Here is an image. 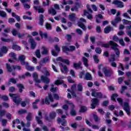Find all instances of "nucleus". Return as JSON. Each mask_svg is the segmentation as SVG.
Returning <instances> with one entry per match:
<instances>
[{"label":"nucleus","mask_w":131,"mask_h":131,"mask_svg":"<svg viewBox=\"0 0 131 131\" xmlns=\"http://www.w3.org/2000/svg\"><path fill=\"white\" fill-rule=\"evenodd\" d=\"M110 45L112 46V50H114L117 58H119V55H120V51H119V49L117 48V47H119L118 45H117V43H115L113 41H110Z\"/></svg>","instance_id":"nucleus-1"},{"label":"nucleus","mask_w":131,"mask_h":131,"mask_svg":"<svg viewBox=\"0 0 131 131\" xmlns=\"http://www.w3.org/2000/svg\"><path fill=\"white\" fill-rule=\"evenodd\" d=\"M9 96L10 97H11V98H12L14 103H15L16 105H19V104L21 103V101H22V99L20 98L19 97V96L16 94H12V93H10Z\"/></svg>","instance_id":"nucleus-2"},{"label":"nucleus","mask_w":131,"mask_h":131,"mask_svg":"<svg viewBox=\"0 0 131 131\" xmlns=\"http://www.w3.org/2000/svg\"><path fill=\"white\" fill-rule=\"evenodd\" d=\"M102 71L106 77H110L113 73V70L112 69H108L106 67L102 69Z\"/></svg>","instance_id":"nucleus-3"},{"label":"nucleus","mask_w":131,"mask_h":131,"mask_svg":"<svg viewBox=\"0 0 131 131\" xmlns=\"http://www.w3.org/2000/svg\"><path fill=\"white\" fill-rule=\"evenodd\" d=\"M119 16H120V11H118L117 13L116 17H115V19L111 21L112 24L113 25V26H115V27H116V24L121 21V18H120Z\"/></svg>","instance_id":"nucleus-4"},{"label":"nucleus","mask_w":131,"mask_h":131,"mask_svg":"<svg viewBox=\"0 0 131 131\" xmlns=\"http://www.w3.org/2000/svg\"><path fill=\"white\" fill-rule=\"evenodd\" d=\"M91 96L92 97H94L95 98H102V95L101 92H97L96 89H92L91 90Z\"/></svg>","instance_id":"nucleus-5"},{"label":"nucleus","mask_w":131,"mask_h":131,"mask_svg":"<svg viewBox=\"0 0 131 131\" xmlns=\"http://www.w3.org/2000/svg\"><path fill=\"white\" fill-rule=\"evenodd\" d=\"M82 22H86V20L82 18H80V21L78 23V26L83 29V30H86V27Z\"/></svg>","instance_id":"nucleus-6"},{"label":"nucleus","mask_w":131,"mask_h":131,"mask_svg":"<svg viewBox=\"0 0 131 131\" xmlns=\"http://www.w3.org/2000/svg\"><path fill=\"white\" fill-rule=\"evenodd\" d=\"M50 101L52 102H54V98H53L51 94H48V96L46 97L45 100V104L50 105Z\"/></svg>","instance_id":"nucleus-7"},{"label":"nucleus","mask_w":131,"mask_h":131,"mask_svg":"<svg viewBox=\"0 0 131 131\" xmlns=\"http://www.w3.org/2000/svg\"><path fill=\"white\" fill-rule=\"evenodd\" d=\"M122 107H123V109L127 113V115H130V112L129 111V105H128V103L124 102L123 104V106H122Z\"/></svg>","instance_id":"nucleus-8"},{"label":"nucleus","mask_w":131,"mask_h":131,"mask_svg":"<svg viewBox=\"0 0 131 131\" xmlns=\"http://www.w3.org/2000/svg\"><path fill=\"white\" fill-rule=\"evenodd\" d=\"M112 4L115 6H117L118 8H123V7H124V5H123V3L119 0H114Z\"/></svg>","instance_id":"nucleus-9"},{"label":"nucleus","mask_w":131,"mask_h":131,"mask_svg":"<svg viewBox=\"0 0 131 131\" xmlns=\"http://www.w3.org/2000/svg\"><path fill=\"white\" fill-rule=\"evenodd\" d=\"M55 49L56 52L54 50H52L51 53L53 56H54V57H57V56H58L59 52H60V47H59V46L58 45H55Z\"/></svg>","instance_id":"nucleus-10"},{"label":"nucleus","mask_w":131,"mask_h":131,"mask_svg":"<svg viewBox=\"0 0 131 131\" xmlns=\"http://www.w3.org/2000/svg\"><path fill=\"white\" fill-rule=\"evenodd\" d=\"M92 103L91 104L92 109H95L96 106L99 105V100L97 98H94L91 100Z\"/></svg>","instance_id":"nucleus-11"},{"label":"nucleus","mask_w":131,"mask_h":131,"mask_svg":"<svg viewBox=\"0 0 131 131\" xmlns=\"http://www.w3.org/2000/svg\"><path fill=\"white\" fill-rule=\"evenodd\" d=\"M57 123L60 124V123L62 125V126H67V121L65 119H61L60 118H57Z\"/></svg>","instance_id":"nucleus-12"},{"label":"nucleus","mask_w":131,"mask_h":131,"mask_svg":"<svg viewBox=\"0 0 131 131\" xmlns=\"http://www.w3.org/2000/svg\"><path fill=\"white\" fill-rule=\"evenodd\" d=\"M38 116L39 117H36V120L38 123V124H42V121L40 120V119H42V115L41 112L39 111L38 112Z\"/></svg>","instance_id":"nucleus-13"},{"label":"nucleus","mask_w":131,"mask_h":131,"mask_svg":"<svg viewBox=\"0 0 131 131\" xmlns=\"http://www.w3.org/2000/svg\"><path fill=\"white\" fill-rule=\"evenodd\" d=\"M9 56L13 59V60L9 59V62H10V63H13V62H15V61L17 60V58H16V54L13 52L9 53Z\"/></svg>","instance_id":"nucleus-14"},{"label":"nucleus","mask_w":131,"mask_h":131,"mask_svg":"<svg viewBox=\"0 0 131 131\" xmlns=\"http://www.w3.org/2000/svg\"><path fill=\"white\" fill-rule=\"evenodd\" d=\"M25 59H26V57H25V56L24 55L19 56L18 60L20 61L21 65L24 66L26 64V62H25Z\"/></svg>","instance_id":"nucleus-15"},{"label":"nucleus","mask_w":131,"mask_h":131,"mask_svg":"<svg viewBox=\"0 0 131 131\" xmlns=\"http://www.w3.org/2000/svg\"><path fill=\"white\" fill-rule=\"evenodd\" d=\"M59 65L60 66V67H62L63 69H63H61V72L62 73H67V71H68V69H67V67H66V66H64V64H63V63L59 62Z\"/></svg>","instance_id":"nucleus-16"},{"label":"nucleus","mask_w":131,"mask_h":131,"mask_svg":"<svg viewBox=\"0 0 131 131\" xmlns=\"http://www.w3.org/2000/svg\"><path fill=\"white\" fill-rule=\"evenodd\" d=\"M75 91H76V84H74L72 86L71 93L73 97H76V94H75Z\"/></svg>","instance_id":"nucleus-17"},{"label":"nucleus","mask_w":131,"mask_h":131,"mask_svg":"<svg viewBox=\"0 0 131 131\" xmlns=\"http://www.w3.org/2000/svg\"><path fill=\"white\" fill-rule=\"evenodd\" d=\"M34 80H35V82L37 83H40L41 81L40 80L38 79V75L36 73H33L32 75Z\"/></svg>","instance_id":"nucleus-18"},{"label":"nucleus","mask_w":131,"mask_h":131,"mask_svg":"<svg viewBox=\"0 0 131 131\" xmlns=\"http://www.w3.org/2000/svg\"><path fill=\"white\" fill-rule=\"evenodd\" d=\"M33 8L36 11L38 10V13H41V14H43L45 12V10L43 9V8H41L40 6H34Z\"/></svg>","instance_id":"nucleus-19"},{"label":"nucleus","mask_w":131,"mask_h":131,"mask_svg":"<svg viewBox=\"0 0 131 131\" xmlns=\"http://www.w3.org/2000/svg\"><path fill=\"white\" fill-rule=\"evenodd\" d=\"M29 42L31 43V49L34 50V49H35V47H36V42H35V41H34V40L32 38L30 39Z\"/></svg>","instance_id":"nucleus-20"},{"label":"nucleus","mask_w":131,"mask_h":131,"mask_svg":"<svg viewBox=\"0 0 131 131\" xmlns=\"http://www.w3.org/2000/svg\"><path fill=\"white\" fill-rule=\"evenodd\" d=\"M41 80H42V81H43V82H44L45 83H49L50 81L49 78L45 76H41Z\"/></svg>","instance_id":"nucleus-21"},{"label":"nucleus","mask_w":131,"mask_h":131,"mask_svg":"<svg viewBox=\"0 0 131 131\" xmlns=\"http://www.w3.org/2000/svg\"><path fill=\"white\" fill-rule=\"evenodd\" d=\"M84 15L86 16V17L89 20H92V19H93V15H92V14L89 13V12H88L86 10H84Z\"/></svg>","instance_id":"nucleus-22"},{"label":"nucleus","mask_w":131,"mask_h":131,"mask_svg":"<svg viewBox=\"0 0 131 131\" xmlns=\"http://www.w3.org/2000/svg\"><path fill=\"white\" fill-rule=\"evenodd\" d=\"M42 51L41 52L42 55H49V49L44 46L41 48Z\"/></svg>","instance_id":"nucleus-23"},{"label":"nucleus","mask_w":131,"mask_h":131,"mask_svg":"<svg viewBox=\"0 0 131 131\" xmlns=\"http://www.w3.org/2000/svg\"><path fill=\"white\" fill-rule=\"evenodd\" d=\"M39 35L41 37V38H48V33L45 32V33H42V31L41 30L39 31Z\"/></svg>","instance_id":"nucleus-24"},{"label":"nucleus","mask_w":131,"mask_h":131,"mask_svg":"<svg viewBox=\"0 0 131 131\" xmlns=\"http://www.w3.org/2000/svg\"><path fill=\"white\" fill-rule=\"evenodd\" d=\"M25 65L26 66V69L27 70H29V71H33V70H34V67L29 66V63L28 62H26Z\"/></svg>","instance_id":"nucleus-25"},{"label":"nucleus","mask_w":131,"mask_h":131,"mask_svg":"<svg viewBox=\"0 0 131 131\" xmlns=\"http://www.w3.org/2000/svg\"><path fill=\"white\" fill-rule=\"evenodd\" d=\"M16 86L18 88L19 92V93H22L23 92V90H25V88L24 87V85L22 84H17Z\"/></svg>","instance_id":"nucleus-26"},{"label":"nucleus","mask_w":131,"mask_h":131,"mask_svg":"<svg viewBox=\"0 0 131 131\" xmlns=\"http://www.w3.org/2000/svg\"><path fill=\"white\" fill-rule=\"evenodd\" d=\"M113 30V28L111 27L110 26H107L104 29V33H109L110 31H112Z\"/></svg>","instance_id":"nucleus-27"},{"label":"nucleus","mask_w":131,"mask_h":131,"mask_svg":"<svg viewBox=\"0 0 131 131\" xmlns=\"http://www.w3.org/2000/svg\"><path fill=\"white\" fill-rule=\"evenodd\" d=\"M74 68L75 69H82V67H81V62H79V63H74Z\"/></svg>","instance_id":"nucleus-28"},{"label":"nucleus","mask_w":131,"mask_h":131,"mask_svg":"<svg viewBox=\"0 0 131 131\" xmlns=\"http://www.w3.org/2000/svg\"><path fill=\"white\" fill-rule=\"evenodd\" d=\"M84 78L86 80H92V75H91V74H90L89 73H87L85 74Z\"/></svg>","instance_id":"nucleus-29"},{"label":"nucleus","mask_w":131,"mask_h":131,"mask_svg":"<svg viewBox=\"0 0 131 131\" xmlns=\"http://www.w3.org/2000/svg\"><path fill=\"white\" fill-rule=\"evenodd\" d=\"M43 18H45V17L43 16V15L41 14L39 16V25H40L41 26H42V25H43Z\"/></svg>","instance_id":"nucleus-30"},{"label":"nucleus","mask_w":131,"mask_h":131,"mask_svg":"<svg viewBox=\"0 0 131 131\" xmlns=\"http://www.w3.org/2000/svg\"><path fill=\"white\" fill-rule=\"evenodd\" d=\"M49 14H52L53 16H55L57 14V11L54 8H51L48 10Z\"/></svg>","instance_id":"nucleus-31"},{"label":"nucleus","mask_w":131,"mask_h":131,"mask_svg":"<svg viewBox=\"0 0 131 131\" xmlns=\"http://www.w3.org/2000/svg\"><path fill=\"white\" fill-rule=\"evenodd\" d=\"M82 60L83 62V64L85 67H89V63H88V59L84 57H83Z\"/></svg>","instance_id":"nucleus-32"},{"label":"nucleus","mask_w":131,"mask_h":131,"mask_svg":"<svg viewBox=\"0 0 131 131\" xmlns=\"http://www.w3.org/2000/svg\"><path fill=\"white\" fill-rule=\"evenodd\" d=\"M109 62H114L115 61V54H111L108 58Z\"/></svg>","instance_id":"nucleus-33"},{"label":"nucleus","mask_w":131,"mask_h":131,"mask_svg":"<svg viewBox=\"0 0 131 131\" xmlns=\"http://www.w3.org/2000/svg\"><path fill=\"white\" fill-rule=\"evenodd\" d=\"M56 112H52L49 114V117L50 119H54L55 117H56Z\"/></svg>","instance_id":"nucleus-34"},{"label":"nucleus","mask_w":131,"mask_h":131,"mask_svg":"<svg viewBox=\"0 0 131 131\" xmlns=\"http://www.w3.org/2000/svg\"><path fill=\"white\" fill-rule=\"evenodd\" d=\"M26 119L27 121H31L32 120V114L30 113H29L27 116L26 117Z\"/></svg>","instance_id":"nucleus-35"},{"label":"nucleus","mask_w":131,"mask_h":131,"mask_svg":"<svg viewBox=\"0 0 131 131\" xmlns=\"http://www.w3.org/2000/svg\"><path fill=\"white\" fill-rule=\"evenodd\" d=\"M6 68L8 71V72H12L13 70H14V69L13 68V66L11 67V66H10L9 64H6Z\"/></svg>","instance_id":"nucleus-36"},{"label":"nucleus","mask_w":131,"mask_h":131,"mask_svg":"<svg viewBox=\"0 0 131 131\" xmlns=\"http://www.w3.org/2000/svg\"><path fill=\"white\" fill-rule=\"evenodd\" d=\"M0 16L3 18H6L7 17V13L3 10H0Z\"/></svg>","instance_id":"nucleus-37"},{"label":"nucleus","mask_w":131,"mask_h":131,"mask_svg":"<svg viewBox=\"0 0 131 131\" xmlns=\"http://www.w3.org/2000/svg\"><path fill=\"white\" fill-rule=\"evenodd\" d=\"M69 19L71 21H75V14L72 13L70 15Z\"/></svg>","instance_id":"nucleus-38"},{"label":"nucleus","mask_w":131,"mask_h":131,"mask_svg":"<svg viewBox=\"0 0 131 131\" xmlns=\"http://www.w3.org/2000/svg\"><path fill=\"white\" fill-rule=\"evenodd\" d=\"M13 50H15L16 51H20L21 50V48L18 45H13L12 46Z\"/></svg>","instance_id":"nucleus-39"},{"label":"nucleus","mask_w":131,"mask_h":131,"mask_svg":"<svg viewBox=\"0 0 131 131\" xmlns=\"http://www.w3.org/2000/svg\"><path fill=\"white\" fill-rule=\"evenodd\" d=\"M1 52L4 54H7L8 52V48L6 46H3L1 49Z\"/></svg>","instance_id":"nucleus-40"},{"label":"nucleus","mask_w":131,"mask_h":131,"mask_svg":"<svg viewBox=\"0 0 131 131\" xmlns=\"http://www.w3.org/2000/svg\"><path fill=\"white\" fill-rule=\"evenodd\" d=\"M48 62H50V57L47 56L42 60V63H48Z\"/></svg>","instance_id":"nucleus-41"},{"label":"nucleus","mask_w":131,"mask_h":131,"mask_svg":"<svg viewBox=\"0 0 131 131\" xmlns=\"http://www.w3.org/2000/svg\"><path fill=\"white\" fill-rule=\"evenodd\" d=\"M35 55H36V56L37 57V58H40V57L41 56L40 55V50H39V49H37L35 53Z\"/></svg>","instance_id":"nucleus-42"},{"label":"nucleus","mask_w":131,"mask_h":131,"mask_svg":"<svg viewBox=\"0 0 131 131\" xmlns=\"http://www.w3.org/2000/svg\"><path fill=\"white\" fill-rule=\"evenodd\" d=\"M95 52L96 53V54H98L99 55H100V54L102 53V49L99 47H97L95 49Z\"/></svg>","instance_id":"nucleus-43"},{"label":"nucleus","mask_w":131,"mask_h":131,"mask_svg":"<svg viewBox=\"0 0 131 131\" xmlns=\"http://www.w3.org/2000/svg\"><path fill=\"white\" fill-rule=\"evenodd\" d=\"M11 33L14 36H16L17 35H18V34H19V33H18V31H17V30L15 29H12Z\"/></svg>","instance_id":"nucleus-44"},{"label":"nucleus","mask_w":131,"mask_h":131,"mask_svg":"<svg viewBox=\"0 0 131 131\" xmlns=\"http://www.w3.org/2000/svg\"><path fill=\"white\" fill-rule=\"evenodd\" d=\"M5 114H6V111H0V121L2 120V117H3Z\"/></svg>","instance_id":"nucleus-45"},{"label":"nucleus","mask_w":131,"mask_h":131,"mask_svg":"<svg viewBox=\"0 0 131 131\" xmlns=\"http://www.w3.org/2000/svg\"><path fill=\"white\" fill-rule=\"evenodd\" d=\"M58 88L56 87L54 88V85H51V89L50 90L51 92H52V93H54L55 92H57V91H58Z\"/></svg>","instance_id":"nucleus-46"},{"label":"nucleus","mask_w":131,"mask_h":131,"mask_svg":"<svg viewBox=\"0 0 131 131\" xmlns=\"http://www.w3.org/2000/svg\"><path fill=\"white\" fill-rule=\"evenodd\" d=\"M45 26L47 30H52V25L50 24L47 23Z\"/></svg>","instance_id":"nucleus-47"},{"label":"nucleus","mask_w":131,"mask_h":131,"mask_svg":"<svg viewBox=\"0 0 131 131\" xmlns=\"http://www.w3.org/2000/svg\"><path fill=\"white\" fill-rule=\"evenodd\" d=\"M118 97V95L116 94H113L112 96V100L113 101H114V102H116V98H117Z\"/></svg>","instance_id":"nucleus-48"},{"label":"nucleus","mask_w":131,"mask_h":131,"mask_svg":"<svg viewBox=\"0 0 131 131\" xmlns=\"http://www.w3.org/2000/svg\"><path fill=\"white\" fill-rule=\"evenodd\" d=\"M77 90L78 92H82V85H81V83H79L78 84Z\"/></svg>","instance_id":"nucleus-49"},{"label":"nucleus","mask_w":131,"mask_h":131,"mask_svg":"<svg viewBox=\"0 0 131 131\" xmlns=\"http://www.w3.org/2000/svg\"><path fill=\"white\" fill-rule=\"evenodd\" d=\"M9 93H14L16 91V88L14 86H11L8 89Z\"/></svg>","instance_id":"nucleus-50"},{"label":"nucleus","mask_w":131,"mask_h":131,"mask_svg":"<svg viewBox=\"0 0 131 131\" xmlns=\"http://www.w3.org/2000/svg\"><path fill=\"white\" fill-rule=\"evenodd\" d=\"M86 8L88 12L91 13V14L93 13V10H92V8H91V6H90V5H87Z\"/></svg>","instance_id":"nucleus-51"},{"label":"nucleus","mask_w":131,"mask_h":131,"mask_svg":"<svg viewBox=\"0 0 131 131\" xmlns=\"http://www.w3.org/2000/svg\"><path fill=\"white\" fill-rule=\"evenodd\" d=\"M21 42L23 45H25V47L26 50H29V48H28V43H27L26 41H24V40H22Z\"/></svg>","instance_id":"nucleus-52"},{"label":"nucleus","mask_w":131,"mask_h":131,"mask_svg":"<svg viewBox=\"0 0 131 131\" xmlns=\"http://www.w3.org/2000/svg\"><path fill=\"white\" fill-rule=\"evenodd\" d=\"M63 83V80H57L55 81V84L56 85H59V84H62Z\"/></svg>","instance_id":"nucleus-53"},{"label":"nucleus","mask_w":131,"mask_h":131,"mask_svg":"<svg viewBox=\"0 0 131 131\" xmlns=\"http://www.w3.org/2000/svg\"><path fill=\"white\" fill-rule=\"evenodd\" d=\"M93 117H94V121H95V122H98V121H100V118H99L98 116L96 115H94Z\"/></svg>","instance_id":"nucleus-54"},{"label":"nucleus","mask_w":131,"mask_h":131,"mask_svg":"<svg viewBox=\"0 0 131 131\" xmlns=\"http://www.w3.org/2000/svg\"><path fill=\"white\" fill-rule=\"evenodd\" d=\"M125 90H127V87L125 86H122V88L120 91L121 94H124Z\"/></svg>","instance_id":"nucleus-55"},{"label":"nucleus","mask_w":131,"mask_h":131,"mask_svg":"<svg viewBox=\"0 0 131 131\" xmlns=\"http://www.w3.org/2000/svg\"><path fill=\"white\" fill-rule=\"evenodd\" d=\"M96 32H97L98 33H101V32H102V30H101V27H100V26H96Z\"/></svg>","instance_id":"nucleus-56"},{"label":"nucleus","mask_w":131,"mask_h":131,"mask_svg":"<svg viewBox=\"0 0 131 131\" xmlns=\"http://www.w3.org/2000/svg\"><path fill=\"white\" fill-rule=\"evenodd\" d=\"M27 113V111H26V110H20L19 111H18V113L19 114H25V113Z\"/></svg>","instance_id":"nucleus-57"},{"label":"nucleus","mask_w":131,"mask_h":131,"mask_svg":"<svg viewBox=\"0 0 131 131\" xmlns=\"http://www.w3.org/2000/svg\"><path fill=\"white\" fill-rule=\"evenodd\" d=\"M76 32H77V34H79V35H82V31L79 29H77L76 30Z\"/></svg>","instance_id":"nucleus-58"},{"label":"nucleus","mask_w":131,"mask_h":131,"mask_svg":"<svg viewBox=\"0 0 131 131\" xmlns=\"http://www.w3.org/2000/svg\"><path fill=\"white\" fill-rule=\"evenodd\" d=\"M1 40L2 41H4V42H10V41H11V39H6V38L2 37Z\"/></svg>","instance_id":"nucleus-59"},{"label":"nucleus","mask_w":131,"mask_h":131,"mask_svg":"<svg viewBox=\"0 0 131 131\" xmlns=\"http://www.w3.org/2000/svg\"><path fill=\"white\" fill-rule=\"evenodd\" d=\"M93 59L96 63H99V58H98V56L94 55Z\"/></svg>","instance_id":"nucleus-60"},{"label":"nucleus","mask_w":131,"mask_h":131,"mask_svg":"<svg viewBox=\"0 0 131 131\" xmlns=\"http://www.w3.org/2000/svg\"><path fill=\"white\" fill-rule=\"evenodd\" d=\"M62 50L63 52H70L69 48L67 47V46H64L62 47Z\"/></svg>","instance_id":"nucleus-61"},{"label":"nucleus","mask_w":131,"mask_h":131,"mask_svg":"<svg viewBox=\"0 0 131 131\" xmlns=\"http://www.w3.org/2000/svg\"><path fill=\"white\" fill-rule=\"evenodd\" d=\"M70 114L72 116H75L76 115V112L74 110H71Z\"/></svg>","instance_id":"nucleus-62"},{"label":"nucleus","mask_w":131,"mask_h":131,"mask_svg":"<svg viewBox=\"0 0 131 131\" xmlns=\"http://www.w3.org/2000/svg\"><path fill=\"white\" fill-rule=\"evenodd\" d=\"M119 42L123 47H124V46H125V44L124 43V41H123V39H120V40H119Z\"/></svg>","instance_id":"nucleus-63"},{"label":"nucleus","mask_w":131,"mask_h":131,"mask_svg":"<svg viewBox=\"0 0 131 131\" xmlns=\"http://www.w3.org/2000/svg\"><path fill=\"white\" fill-rule=\"evenodd\" d=\"M42 129H43V131H49V127L45 125L42 126Z\"/></svg>","instance_id":"nucleus-64"}]
</instances>
